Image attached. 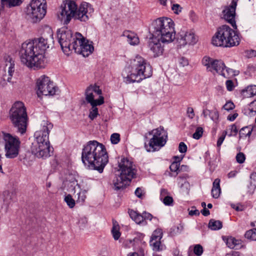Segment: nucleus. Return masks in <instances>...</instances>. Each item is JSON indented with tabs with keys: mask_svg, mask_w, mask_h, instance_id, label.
I'll return each mask as SVG.
<instances>
[{
	"mask_svg": "<svg viewBox=\"0 0 256 256\" xmlns=\"http://www.w3.org/2000/svg\"><path fill=\"white\" fill-rule=\"evenodd\" d=\"M49 46L48 39L43 37L24 42L20 52L22 62L34 70L44 68V54Z\"/></svg>",
	"mask_w": 256,
	"mask_h": 256,
	"instance_id": "1",
	"label": "nucleus"
},
{
	"mask_svg": "<svg viewBox=\"0 0 256 256\" xmlns=\"http://www.w3.org/2000/svg\"><path fill=\"white\" fill-rule=\"evenodd\" d=\"M82 160L90 168L102 173L108 161L104 146L96 140L89 141L82 149Z\"/></svg>",
	"mask_w": 256,
	"mask_h": 256,
	"instance_id": "2",
	"label": "nucleus"
},
{
	"mask_svg": "<svg viewBox=\"0 0 256 256\" xmlns=\"http://www.w3.org/2000/svg\"><path fill=\"white\" fill-rule=\"evenodd\" d=\"M93 12V8L88 2H83L78 8L74 1L69 0L62 4L58 18L64 24H68L72 18L81 22H86Z\"/></svg>",
	"mask_w": 256,
	"mask_h": 256,
	"instance_id": "3",
	"label": "nucleus"
},
{
	"mask_svg": "<svg viewBox=\"0 0 256 256\" xmlns=\"http://www.w3.org/2000/svg\"><path fill=\"white\" fill-rule=\"evenodd\" d=\"M41 129L34 134L36 144H33L32 152L38 158H46L50 156L51 149L49 141V134L53 128V124L47 120H42Z\"/></svg>",
	"mask_w": 256,
	"mask_h": 256,
	"instance_id": "4",
	"label": "nucleus"
},
{
	"mask_svg": "<svg viewBox=\"0 0 256 256\" xmlns=\"http://www.w3.org/2000/svg\"><path fill=\"white\" fill-rule=\"evenodd\" d=\"M130 74H126V70L122 73L124 81L126 84L139 82L152 76V66L146 60L140 56H136L130 62Z\"/></svg>",
	"mask_w": 256,
	"mask_h": 256,
	"instance_id": "5",
	"label": "nucleus"
},
{
	"mask_svg": "<svg viewBox=\"0 0 256 256\" xmlns=\"http://www.w3.org/2000/svg\"><path fill=\"white\" fill-rule=\"evenodd\" d=\"M152 37L160 38L164 44H168L175 38L174 22L168 18H160L153 21L150 28Z\"/></svg>",
	"mask_w": 256,
	"mask_h": 256,
	"instance_id": "6",
	"label": "nucleus"
},
{
	"mask_svg": "<svg viewBox=\"0 0 256 256\" xmlns=\"http://www.w3.org/2000/svg\"><path fill=\"white\" fill-rule=\"evenodd\" d=\"M119 174L116 176L114 180L115 190H122L128 185L132 180L136 177V170L132 162L127 158H122L118 162Z\"/></svg>",
	"mask_w": 256,
	"mask_h": 256,
	"instance_id": "7",
	"label": "nucleus"
},
{
	"mask_svg": "<svg viewBox=\"0 0 256 256\" xmlns=\"http://www.w3.org/2000/svg\"><path fill=\"white\" fill-rule=\"evenodd\" d=\"M212 41L217 46L232 48L240 44V38L237 32L227 25H223L218 29Z\"/></svg>",
	"mask_w": 256,
	"mask_h": 256,
	"instance_id": "8",
	"label": "nucleus"
},
{
	"mask_svg": "<svg viewBox=\"0 0 256 256\" xmlns=\"http://www.w3.org/2000/svg\"><path fill=\"white\" fill-rule=\"evenodd\" d=\"M10 117L18 132L24 134L26 129L27 114L24 104L21 102H16L10 110Z\"/></svg>",
	"mask_w": 256,
	"mask_h": 256,
	"instance_id": "9",
	"label": "nucleus"
},
{
	"mask_svg": "<svg viewBox=\"0 0 256 256\" xmlns=\"http://www.w3.org/2000/svg\"><path fill=\"white\" fill-rule=\"evenodd\" d=\"M150 135H152V138L148 143H144V147L147 152H155L159 150L166 144L168 140L167 132L163 127L160 126L148 132Z\"/></svg>",
	"mask_w": 256,
	"mask_h": 256,
	"instance_id": "10",
	"label": "nucleus"
},
{
	"mask_svg": "<svg viewBox=\"0 0 256 256\" xmlns=\"http://www.w3.org/2000/svg\"><path fill=\"white\" fill-rule=\"evenodd\" d=\"M76 33L73 36L72 30L67 28H62L58 31L57 36L58 42L65 54H68L70 52L73 50L76 46V43L78 42L76 38Z\"/></svg>",
	"mask_w": 256,
	"mask_h": 256,
	"instance_id": "11",
	"label": "nucleus"
},
{
	"mask_svg": "<svg viewBox=\"0 0 256 256\" xmlns=\"http://www.w3.org/2000/svg\"><path fill=\"white\" fill-rule=\"evenodd\" d=\"M46 12V4L45 0H32L27 7V16L33 23L40 21Z\"/></svg>",
	"mask_w": 256,
	"mask_h": 256,
	"instance_id": "12",
	"label": "nucleus"
},
{
	"mask_svg": "<svg viewBox=\"0 0 256 256\" xmlns=\"http://www.w3.org/2000/svg\"><path fill=\"white\" fill-rule=\"evenodd\" d=\"M4 142L5 156L8 158L18 156L20 150V141L17 136L2 132L0 134Z\"/></svg>",
	"mask_w": 256,
	"mask_h": 256,
	"instance_id": "13",
	"label": "nucleus"
},
{
	"mask_svg": "<svg viewBox=\"0 0 256 256\" xmlns=\"http://www.w3.org/2000/svg\"><path fill=\"white\" fill-rule=\"evenodd\" d=\"M56 88L49 77L44 75L40 76L36 81V94L38 97L42 95L53 96L56 94Z\"/></svg>",
	"mask_w": 256,
	"mask_h": 256,
	"instance_id": "14",
	"label": "nucleus"
},
{
	"mask_svg": "<svg viewBox=\"0 0 256 256\" xmlns=\"http://www.w3.org/2000/svg\"><path fill=\"white\" fill-rule=\"evenodd\" d=\"M76 38L78 42L76 43V46L73 48L76 52L82 54L84 56H88L92 52L94 46L81 34L76 33Z\"/></svg>",
	"mask_w": 256,
	"mask_h": 256,
	"instance_id": "15",
	"label": "nucleus"
},
{
	"mask_svg": "<svg viewBox=\"0 0 256 256\" xmlns=\"http://www.w3.org/2000/svg\"><path fill=\"white\" fill-rule=\"evenodd\" d=\"M237 6V2L236 0H232L230 4L222 10L224 18L232 26L234 30H237V26L235 21L236 9Z\"/></svg>",
	"mask_w": 256,
	"mask_h": 256,
	"instance_id": "16",
	"label": "nucleus"
},
{
	"mask_svg": "<svg viewBox=\"0 0 256 256\" xmlns=\"http://www.w3.org/2000/svg\"><path fill=\"white\" fill-rule=\"evenodd\" d=\"M162 235V230L160 228H157L152 232L150 240V245L153 250L160 252L163 250L164 246L160 241Z\"/></svg>",
	"mask_w": 256,
	"mask_h": 256,
	"instance_id": "17",
	"label": "nucleus"
},
{
	"mask_svg": "<svg viewBox=\"0 0 256 256\" xmlns=\"http://www.w3.org/2000/svg\"><path fill=\"white\" fill-rule=\"evenodd\" d=\"M102 92V90L98 86L96 85H90L87 88L85 92L86 102L90 104L97 103V102L99 100V98L94 100V94L101 96Z\"/></svg>",
	"mask_w": 256,
	"mask_h": 256,
	"instance_id": "18",
	"label": "nucleus"
},
{
	"mask_svg": "<svg viewBox=\"0 0 256 256\" xmlns=\"http://www.w3.org/2000/svg\"><path fill=\"white\" fill-rule=\"evenodd\" d=\"M163 44L160 38L152 37L148 42V46L150 50L152 52L154 56H158L163 54L164 48Z\"/></svg>",
	"mask_w": 256,
	"mask_h": 256,
	"instance_id": "19",
	"label": "nucleus"
},
{
	"mask_svg": "<svg viewBox=\"0 0 256 256\" xmlns=\"http://www.w3.org/2000/svg\"><path fill=\"white\" fill-rule=\"evenodd\" d=\"M181 44L185 46L186 44L194 45L196 43L198 40V37L192 31L186 32L180 34Z\"/></svg>",
	"mask_w": 256,
	"mask_h": 256,
	"instance_id": "20",
	"label": "nucleus"
},
{
	"mask_svg": "<svg viewBox=\"0 0 256 256\" xmlns=\"http://www.w3.org/2000/svg\"><path fill=\"white\" fill-rule=\"evenodd\" d=\"M104 103V98L102 96H100L99 100L97 102V103H94L90 104L92 108L89 110L88 118L93 120H94L98 114V108L96 106H100Z\"/></svg>",
	"mask_w": 256,
	"mask_h": 256,
	"instance_id": "21",
	"label": "nucleus"
},
{
	"mask_svg": "<svg viewBox=\"0 0 256 256\" xmlns=\"http://www.w3.org/2000/svg\"><path fill=\"white\" fill-rule=\"evenodd\" d=\"M226 242L227 246L231 249H238L242 246V240L236 239L232 236L228 237L226 240Z\"/></svg>",
	"mask_w": 256,
	"mask_h": 256,
	"instance_id": "22",
	"label": "nucleus"
},
{
	"mask_svg": "<svg viewBox=\"0 0 256 256\" xmlns=\"http://www.w3.org/2000/svg\"><path fill=\"white\" fill-rule=\"evenodd\" d=\"M216 60L208 56H204L202 60V64L206 67V70L214 72V66Z\"/></svg>",
	"mask_w": 256,
	"mask_h": 256,
	"instance_id": "23",
	"label": "nucleus"
},
{
	"mask_svg": "<svg viewBox=\"0 0 256 256\" xmlns=\"http://www.w3.org/2000/svg\"><path fill=\"white\" fill-rule=\"evenodd\" d=\"M6 64L5 70L8 68V76L6 80L8 82H10L11 80V77L12 76L13 73L14 72V64L12 58L8 57L6 60Z\"/></svg>",
	"mask_w": 256,
	"mask_h": 256,
	"instance_id": "24",
	"label": "nucleus"
},
{
	"mask_svg": "<svg viewBox=\"0 0 256 256\" xmlns=\"http://www.w3.org/2000/svg\"><path fill=\"white\" fill-rule=\"evenodd\" d=\"M128 214L130 217L138 224L144 225L142 214L138 213L134 210H129Z\"/></svg>",
	"mask_w": 256,
	"mask_h": 256,
	"instance_id": "25",
	"label": "nucleus"
},
{
	"mask_svg": "<svg viewBox=\"0 0 256 256\" xmlns=\"http://www.w3.org/2000/svg\"><path fill=\"white\" fill-rule=\"evenodd\" d=\"M24 0H1L2 7L10 8L20 6Z\"/></svg>",
	"mask_w": 256,
	"mask_h": 256,
	"instance_id": "26",
	"label": "nucleus"
},
{
	"mask_svg": "<svg viewBox=\"0 0 256 256\" xmlns=\"http://www.w3.org/2000/svg\"><path fill=\"white\" fill-rule=\"evenodd\" d=\"M124 36L128 38V42L131 45H136L139 42V39L136 34L133 32H125Z\"/></svg>",
	"mask_w": 256,
	"mask_h": 256,
	"instance_id": "27",
	"label": "nucleus"
},
{
	"mask_svg": "<svg viewBox=\"0 0 256 256\" xmlns=\"http://www.w3.org/2000/svg\"><path fill=\"white\" fill-rule=\"evenodd\" d=\"M222 227V222L220 220H216L211 219L208 223V228L213 230H216L221 229Z\"/></svg>",
	"mask_w": 256,
	"mask_h": 256,
	"instance_id": "28",
	"label": "nucleus"
},
{
	"mask_svg": "<svg viewBox=\"0 0 256 256\" xmlns=\"http://www.w3.org/2000/svg\"><path fill=\"white\" fill-rule=\"evenodd\" d=\"M224 67V64L221 60H216L214 66V72H212V74H215V73H217L220 75L222 70Z\"/></svg>",
	"mask_w": 256,
	"mask_h": 256,
	"instance_id": "29",
	"label": "nucleus"
},
{
	"mask_svg": "<svg viewBox=\"0 0 256 256\" xmlns=\"http://www.w3.org/2000/svg\"><path fill=\"white\" fill-rule=\"evenodd\" d=\"M244 95L247 97H252L256 95V86H248L246 90H242Z\"/></svg>",
	"mask_w": 256,
	"mask_h": 256,
	"instance_id": "30",
	"label": "nucleus"
},
{
	"mask_svg": "<svg viewBox=\"0 0 256 256\" xmlns=\"http://www.w3.org/2000/svg\"><path fill=\"white\" fill-rule=\"evenodd\" d=\"M252 131V128L250 126H246L241 128L240 131V136L242 138L250 136Z\"/></svg>",
	"mask_w": 256,
	"mask_h": 256,
	"instance_id": "31",
	"label": "nucleus"
},
{
	"mask_svg": "<svg viewBox=\"0 0 256 256\" xmlns=\"http://www.w3.org/2000/svg\"><path fill=\"white\" fill-rule=\"evenodd\" d=\"M244 237L248 240L256 241V228L247 230L245 232Z\"/></svg>",
	"mask_w": 256,
	"mask_h": 256,
	"instance_id": "32",
	"label": "nucleus"
},
{
	"mask_svg": "<svg viewBox=\"0 0 256 256\" xmlns=\"http://www.w3.org/2000/svg\"><path fill=\"white\" fill-rule=\"evenodd\" d=\"M112 236L115 240H118L120 236V228L118 225H116L114 224L112 228Z\"/></svg>",
	"mask_w": 256,
	"mask_h": 256,
	"instance_id": "33",
	"label": "nucleus"
},
{
	"mask_svg": "<svg viewBox=\"0 0 256 256\" xmlns=\"http://www.w3.org/2000/svg\"><path fill=\"white\" fill-rule=\"evenodd\" d=\"M220 75L223 76L224 78H228L234 75V71L232 69L226 67L224 65V67L222 70Z\"/></svg>",
	"mask_w": 256,
	"mask_h": 256,
	"instance_id": "34",
	"label": "nucleus"
},
{
	"mask_svg": "<svg viewBox=\"0 0 256 256\" xmlns=\"http://www.w3.org/2000/svg\"><path fill=\"white\" fill-rule=\"evenodd\" d=\"M209 116L212 120L216 122L219 118L218 112L216 109L210 110V114Z\"/></svg>",
	"mask_w": 256,
	"mask_h": 256,
	"instance_id": "35",
	"label": "nucleus"
},
{
	"mask_svg": "<svg viewBox=\"0 0 256 256\" xmlns=\"http://www.w3.org/2000/svg\"><path fill=\"white\" fill-rule=\"evenodd\" d=\"M64 200L70 208H72L75 206V201L70 194L66 196Z\"/></svg>",
	"mask_w": 256,
	"mask_h": 256,
	"instance_id": "36",
	"label": "nucleus"
},
{
	"mask_svg": "<svg viewBox=\"0 0 256 256\" xmlns=\"http://www.w3.org/2000/svg\"><path fill=\"white\" fill-rule=\"evenodd\" d=\"M180 164L178 162H173L170 166V168L171 172H176V174L174 175V176H176L178 174V172H180L179 170Z\"/></svg>",
	"mask_w": 256,
	"mask_h": 256,
	"instance_id": "37",
	"label": "nucleus"
},
{
	"mask_svg": "<svg viewBox=\"0 0 256 256\" xmlns=\"http://www.w3.org/2000/svg\"><path fill=\"white\" fill-rule=\"evenodd\" d=\"M202 134H203L202 128V127H198L196 128V132L193 134L192 137L194 139L198 140L202 136Z\"/></svg>",
	"mask_w": 256,
	"mask_h": 256,
	"instance_id": "38",
	"label": "nucleus"
},
{
	"mask_svg": "<svg viewBox=\"0 0 256 256\" xmlns=\"http://www.w3.org/2000/svg\"><path fill=\"white\" fill-rule=\"evenodd\" d=\"M110 140L112 144H117L120 141V135L118 133H114L111 135Z\"/></svg>",
	"mask_w": 256,
	"mask_h": 256,
	"instance_id": "39",
	"label": "nucleus"
},
{
	"mask_svg": "<svg viewBox=\"0 0 256 256\" xmlns=\"http://www.w3.org/2000/svg\"><path fill=\"white\" fill-rule=\"evenodd\" d=\"M202 252V246L200 244H196L194 248V253L198 256H200Z\"/></svg>",
	"mask_w": 256,
	"mask_h": 256,
	"instance_id": "40",
	"label": "nucleus"
},
{
	"mask_svg": "<svg viewBox=\"0 0 256 256\" xmlns=\"http://www.w3.org/2000/svg\"><path fill=\"white\" fill-rule=\"evenodd\" d=\"M246 156L244 153L240 152L236 156V160L239 164H242L244 162Z\"/></svg>",
	"mask_w": 256,
	"mask_h": 256,
	"instance_id": "41",
	"label": "nucleus"
},
{
	"mask_svg": "<svg viewBox=\"0 0 256 256\" xmlns=\"http://www.w3.org/2000/svg\"><path fill=\"white\" fill-rule=\"evenodd\" d=\"M166 206H172L173 204L174 200L172 196H168L164 197V199L162 200Z\"/></svg>",
	"mask_w": 256,
	"mask_h": 256,
	"instance_id": "42",
	"label": "nucleus"
},
{
	"mask_svg": "<svg viewBox=\"0 0 256 256\" xmlns=\"http://www.w3.org/2000/svg\"><path fill=\"white\" fill-rule=\"evenodd\" d=\"M248 110L252 114H256V100H254L250 103Z\"/></svg>",
	"mask_w": 256,
	"mask_h": 256,
	"instance_id": "43",
	"label": "nucleus"
},
{
	"mask_svg": "<svg viewBox=\"0 0 256 256\" xmlns=\"http://www.w3.org/2000/svg\"><path fill=\"white\" fill-rule=\"evenodd\" d=\"M229 130H230V132L228 134L229 136H236L238 132L236 126L234 124L230 126Z\"/></svg>",
	"mask_w": 256,
	"mask_h": 256,
	"instance_id": "44",
	"label": "nucleus"
},
{
	"mask_svg": "<svg viewBox=\"0 0 256 256\" xmlns=\"http://www.w3.org/2000/svg\"><path fill=\"white\" fill-rule=\"evenodd\" d=\"M226 134L227 132L226 130H224L222 132V136L218 138L217 142V146L218 148H220L222 144Z\"/></svg>",
	"mask_w": 256,
	"mask_h": 256,
	"instance_id": "45",
	"label": "nucleus"
},
{
	"mask_svg": "<svg viewBox=\"0 0 256 256\" xmlns=\"http://www.w3.org/2000/svg\"><path fill=\"white\" fill-rule=\"evenodd\" d=\"M143 219L144 221V225H146V220H151L152 218V216L148 212H144L142 213Z\"/></svg>",
	"mask_w": 256,
	"mask_h": 256,
	"instance_id": "46",
	"label": "nucleus"
},
{
	"mask_svg": "<svg viewBox=\"0 0 256 256\" xmlns=\"http://www.w3.org/2000/svg\"><path fill=\"white\" fill-rule=\"evenodd\" d=\"M234 108V105L233 102H227L224 106L223 108L227 110L230 111V110H232Z\"/></svg>",
	"mask_w": 256,
	"mask_h": 256,
	"instance_id": "47",
	"label": "nucleus"
},
{
	"mask_svg": "<svg viewBox=\"0 0 256 256\" xmlns=\"http://www.w3.org/2000/svg\"><path fill=\"white\" fill-rule=\"evenodd\" d=\"M187 146L184 142H180L178 146V150L180 153H185L187 151Z\"/></svg>",
	"mask_w": 256,
	"mask_h": 256,
	"instance_id": "48",
	"label": "nucleus"
},
{
	"mask_svg": "<svg viewBox=\"0 0 256 256\" xmlns=\"http://www.w3.org/2000/svg\"><path fill=\"white\" fill-rule=\"evenodd\" d=\"M221 190L216 189V188H212V195L214 198H217L219 197L220 194Z\"/></svg>",
	"mask_w": 256,
	"mask_h": 256,
	"instance_id": "49",
	"label": "nucleus"
},
{
	"mask_svg": "<svg viewBox=\"0 0 256 256\" xmlns=\"http://www.w3.org/2000/svg\"><path fill=\"white\" fill-rule=\"evenodd\" d=\"M168 196V192L167 190L162 188L160 190V198L161 200L164 199V197H166Z\"/></svg>",
	"mask_w": 256,
	"mask_h": 256,
	"instance_id": "50",
	"label": "nucleus"
},
{
	"mask_svg": "<svg viewBox=\"0 0 256 256\" xmlns=\"http://www.w3.org/2000/svg\"><path fill=\"white\" fill-rule=\"evenodd\" d=\"M172 9L175 14H178L181 12L182 8L178 4H174Z\"/></svg>",
	"mask_w": 256,
	"mask_h": 256,
	"instance_id": "51",
	"label": "nucleus"
},
{
	"mask_svg": "<svg viewBox=\"0 0 256 256\" xmlns=\"http://www.w3.org/2000/svg\"><path fill=\"white\" fill-rule=\"evenodd\" d=\"M226 84L228 90L232 91L234 89V83L232 80H227Z\"/></svg>",
	"mask_w": 256,
	"mask_h": 256,
	"instance_id": "52",
	"label": "nucleus"
},
{
	"mask_svg": "<svg viewBox=\"0 0 256 256\" xmlns=\"http://www.w3.org/2000/svg\"><path fill=\"white\" fill-rule=\"evenodd\" d=\"M179 64L182 66H185L188 64V61L187 58L182 57L179 59Z\"/></svg>",
	"mask_w": 256,
	"mask_h": 256,
	"instance_id": "53",
	"label": "nucleus"
},
{
	"mask_svg": "<svg viewBox=\"0 0 256 256\" xmlns=\"http://www.w3.org/2000/svg\"><path fill=\"white\" fill-rule=\"evenodd\" d=\"M135 194L138 198H142L144 194V190L140 188H138L135 190Z\"/></svg>",
	"mask_w": 256,
	"mask_h": 256,
	"instance_id": "54",
	"label": "nucleus"
},
{
	"mask_svg": "<svg viewBox=\"0 0 256 256\" xmlns=\"http://www.w3.org/2000/svg\"><path fill=\"white\" fill-rule=\"evenodd\" d=\"M189 215L192 216H198L200 214V212L196 210L194 206L192 208V210H189Z\"/></svg>",
	"mask_w": 256,
	"mask_h": 256,
	"instance_id": "55",
	"label": "nucleus"
},
{
	"mask_svg": "<svg viewBox=\"0 0 256 256\" xmlns=\"http://www.w3.org/2000/svg\"><path fill=\"white\" fill-rule=\"evenodd\" d=\"M220 180L219 178H216L214 180L212 184V188H216V189L221 190L220 188Z\"/></svg>",
	"mask_w": 256,
	"mask_h": 256,
	"instance_id": "56",
	"label": "nucleus"
},
{
	"mask_svg": "<svg viewBox=\"0 0 256 256\" xmlns=\"http://www.w3.org/2000/svg\"><path fill=\"white\" fill-rule=\"evenodd\" d=\"M187 114L188 118H190L191 119L194 116V109L191 107H189L188 108Z\"/></svg>",
	"mask_w": 256,
	"mask_h": 256,
	"instance_id": "57",
	"label": "nucleus"
},
{
	"mask_svg": "<svg viewBox=\"0 0 256 256\" xmlns=\"http://www.w3.org/2000/svg\"><path fill=\"white\" fill-rule=\"evenodd\" d=\"M250 178L251 184H256V172L252 173L250 176Z\"/></svg>",
	"mask_w": 256,
	"mask_h": 256,
	"instance_id": "58",
	"label": "nucleus"
},
{
	"mask_svg": "<svg viewBox=\"0 0 256 256\" xmlns=\"http://www.w3.org/2000/svg\"><path fill=\"white\" fill-rule=\"evenodd\" d=\"M86 198V196L84 192H80L78 196V200L80 202H84Z\"/></svg>",
	"mask_w": 256,
	"mask_h": 256,
	"instance_id": "59",
	"label": "nucleus"
},
{
	"mask_svg": "<svg viewBox=\"0 0 256 256\" xmlns=\"http://www.w3.org/2000/svg\"><path fill=\"white\" fill-rule=\"evenodd\" d=\"M238 116V114L236 112L232 114H230L228 116L227 119L230 122H232L237 118Z\"/></svg>",
	"mask_w": 256,
	"mask_h": 256,
	"instance_id": "60",
	"label": "nucleus"
},
{
	"mask_svg": "<svg viewBox=\"0 0 256 256\" xmlns=\"http://www.w3.org/2000/svg\"><path fill=\"white\" fill-rule=\"evenodd\" d=\"M232 207L238 212H241L243 210V208L242 206H236L234 204H232Z\"/></svg>",
	"mask_w": 256,
	"mask_h": 256,
	"instance_id": "61",
	"label": "nucleus"
},
{
	"mask_svg": "<svg viewBox=\"0 0 256 256\" xmlns=\"http://www.w3.org/2000/svg\"><path fill=\"white\" fill-rule=\"evenodd\" d=\"M248 55L249 57H255L256 56V51L254 50H250L248 51Z\"/></svg>",
	"mask_w": 256,
	"mask_h": 256,
	"instance_id": "62",
	"label": "nucleus"
},
{
	"mask_svg": "<svg viewBox=\"0 0 256 256\" xmlns=\"http://www.w3.org/2000/svg\"><path fill=\"white\" fill-rule=\"evenodd\" d=\"M201 212L203 216H206L210 215V214L209 210H208L206 208H203V209L201 210Z\"/></svg>",
	"mask_w": 256,
	"mask_h": 256,
	"instance_id": "63",
	"label": "nucleus"
},
{
	"mask_svg": "<svg viewBox=\"0 0 256 256\" xmlns=\"http://www.w3.org/2000/svg\"><path fill=\"white\" fill-rule=\"evenodd\" d=\"M237 173L238 172L236 170L231 171L228 174V178H234L236 176Z\"/></svg>",
	"mask_w": 256,
	"mask_h": 256,
	"instance_id": "64",
	"label": "nucleus"
}]
</instances>
